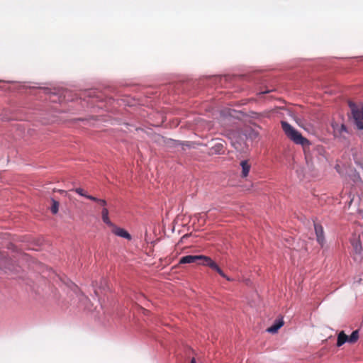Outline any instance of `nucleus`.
<instances>
[{
  "instance_id": "obj_6",
  "label": "nucleus",
  "mask_w": 363,
  "mask_h": 363,
  "mask_svg": "<svg viewBox=\"0 0 363 363\" xmlns=\"http://www.w3.org/2000/svg\"><path fill=\"white\" fill-rule=\"evenodd\" d=\"M240 166L242 168L241 177L244 178L247 177L251 168L250 163L248 160H242L240 162Z\"/></svg>"
},
{
  "instance_id": "obj_12",
  "label": "nucleus",
  "mask_w": 363,
  "mask_h": 363,
  "mask_svg": "<svg viewBox=\"0 0 363 363\" xmlns=\"http://www.w3.org/2000/svg\"><path fill=\"white\" fill-rule=\"evenodd\" d=\"M88 199L98 203L103 208H106V206L107 205V202H106V200L98 199V198L94 197L93 196H88Z\"/></svg>"
},
{
  "instance_id": "obj_16",
  "label": "nucleus",
  "mask_w": 363,
  "mask_h": 363,
  "mask_svg": "<svg viewBox=\"0 0 363 363\" xmlns=\"http://www.w3.org/2000/svg\"><path fill=\"white\" fill-rule=\"evenodd\" d=\"M74 191L79 194L82 196H84L86 199H88V196H91V195L86 194L83 189L82 188H77L74 189Z\"/></svg>"
},
{
  "instance_id": "obj_7",
  "label": "nucleus",
  "mask_w": 363,
  "mask_h": 363,
  "mask_svg": "<svg viewBox=\"0 0 363 363\" xmlns=\"http://www.w3.org/2000/svg\"><path fill=\"white\" fill-rule=\"evenodd\" d=\"M333 132L335 137H342L345 138V133H347V130L346 128V126L343 124H342L340 126H338L337 125L336 127H333Z\"/></svg>"
},
{
  "instance_id": "obj_8",
  "label": "nucleus",
  "mask_w": 363,
  "mask_h": 363,
  "mask_svg": "<svg viewBox=\"0 0 363 363\" xmlns=\"http://www.w3.org/2000/svg\"><path fill=\"white\" fill-rule=\"evenodd\" d=\"M283 325L284 321L282 319L276 320L275 323L271 327L267 329V331L269 333H276Z\"/></svg>"
},
{
  "instance_id": "obj_17",
  "label": "nucleus",
  "mask_w": 363,
  "mask_h": 363,
  "mask_svg": "<svg viewBox=\"0 0 363 363\" xmlns=\"http://www.w3.org/2000/svg\"><path fill=\"white\" fill-rule=\"evenodd\" d=\"M46 94H47V99L49 98L50 100H51V98L52 96V94L51 92H49L48 91V89L47 88V92H46ZM52 101H55V99H52Z\"/></svg>"
},
{
  "instance_id": "obj_3",
  "label": "nucleus",
  "mask_w": 363,
  "mask_h": 363,
  "mask_svg": "<svg viewBox=\"0 0 363 363\" xmlns=\"http://www.w3.org/2000/svg\"><path fill=\"white\" fill-rule=\"evenodd\" d=\"M349 105L355 125L358 129L363 130V106H357L352 102Z\"/></svg>"
},
{
  "instance_id": "obj_9",
  "label": "nucleus",
  "mask_w": 363,
  "mask_h": 363,
  "mask_svg": "<svg viewBox=\"0 0 363 363\" xmlns=\"http://www.w3.org/2000/svg\"><path fill=\"white\" fill-rule=\"evenodd\" d=\"M347 342H348V335L344 331H341L337 335V346L341 347Z\"/></svg>"
},
{
  "instance_id": "obj_2",
  "label": "nucleus",
  "mask_w": 363,
  "mask_h": 363,
  "mask_svg": "<svg viewBox=\"0 0 363 363\" xmlns=\"http://www.w3.org/2000/svg\"><path fill=\"white\" fill-rule=\"evenodd\" d=\"M281 124L286 135L294 143L298 145H301L303 147L310 145L308 140L303 137L302 135L289 123L286 121H281Z\"/></svg>"
},
{
  "instance_id": "obj_14",
  "label": "nucleus",
  "mask_w": 363,
  "mask_h": 363,
  "mask_svg": "<svg viewBox=\"0 0 363 363\" xmlns=\"http://www.w3.org/2000/svg\"><path fill=\"white\" fill-rule=\"evenodd\" d=\"M48 276L50 279H53L54 281L57 282L58 280H61V278L57 275L52 269L48 270Z\"/></svg>"
},
{
  "instance_id": "obj_4",
  "label": "nucleus",
  "mask_w": 363,
  "mask_h": 363,
  "mask_svg": "<svg viewBox=\"0 0 363 363\" xmlns=\"http://www.w3.org/2000/svg\"><path fill=\"white\" fill-rule=\"evenodd\" d=\"M314 228L317 241L321 246H323L325 241L323 228L320 224L318 223H314Z\"/></svg>"
},
{
  "instance_id": "obj_15",
  "label": "nucleus",
  "mask_w": 363,
  "mask_h": 363,
  "mask_svg": "<svg viewBox=\"0 0 363 363\" xmlns=\"http://www.w3.org/2000/svg\"><path fill=\"white\" fill-rule=\"evenodd\" d=\"M212 149L214 152L221 154L223 152V145L221 143H217L212 147Z\"/></svg>"
},
{
  "instance_id": "obj_10",
  "label": "nucleus",
  "mask_w": 363,
  "mask_h": 363,
  "mask_svg": "<svg viewBox=\"0 0 363 363\" xmlns=\"http://www.w3.org/2000/svg\"><path fill=\"white\" fill-rule=\"evenodd\" d=\"M101 217L103 221L109 226H113L112 222L108 217V210L106 208H103L101 211Z\"/></svg>"
},
{
  "instance_id": "obj_19",
  "label": "nucleus",
  "mask_w": 363,
  "mask_h": 363,
  "mask_svg": "<svg viewBox=\"0 0 363 363\" xmlns=\"http://www.w3.org/2000/svg\"><path fill=\"white\" fill-rule=\"evenodd\" d=\"M269 90H267V91H265L262 92V94H265V93H269Z\"/></svg>"
},
{
  "instance_id": "obj_13",
  "label": "nucleus",
  "mask_w": 363,
  "mask_h": 363,
  "mask_svg": "<svg viewBox=\"0 0 363 363\" xmlns=\"http://www.w3.org/2000/svg\"><path fill=\"white\" fill-rule=\"evenodd\" d=\"M59 206L60 203L58 201H55V199H52V206L50 210L53 214L57 213L59 211Z\"/></svg>"
},
{
  "instance_id": "obj_11",
  "label": "nucleus",
  "mask_w": 363,
  "mask_h": 363,
  "mask_svg": "<svg viewBox=\"0 0 363 363\" xmlns=\"http://www.w3.org/2000/svg\"><path fill=\"white\" fill-rule=\"evenodd\" d=\"M359 339V330H354L350 336H348V342L349 343H355Z\"/></svg>"
},
{
  "instance_id": "obj_5",
  "label": "nucleus",
  "mask_w": 363,
  "mask_h": 363,
  "mask_svg": "<svg viewBox=\"0 0 363 363\" xmlns=\"http://www.w3.org/2000/svg\"><path fill=\"white\" fill-rule=\"evenodd\" d=\"M113 233L117 236L126 238L128 240L131 239L130 235L123 228L113 226Z\"/></svg>"
},
{
  "instance_id": "obj_18",
  "label": "nucleus",
  "mask_w": 363,
  "mask_h": 363,
  "mask_svg": "<svg viewBox=\"0 0 363 363\" xmlns=\"http://www.w3.org/2000/svg\"><path fill=\"white\" fill-rule=\"evenodd\" d=\"M190 363H196V359L194 358H192Z\"/></svg>"
},
{
  "instance_id": "obj_1",
  "label": "nucleus",
  "mask_w": 363,
  "mask_h": 363,
  "mask_svg": "<svg viewBox=\"0 0 363 363\" xmlns=\"http://www.w3.org/2000/svg\"><path fill=\"white\" fill-rule=\"evenodd\" d=\"M198 263L203 266H208L211 269L217 272L222 277L226 279L228 281L232 279L228 277L219 266L209 257L205 255H186L182 257L179 260V264H191Z\"/></svg>"
}]
</instances>
